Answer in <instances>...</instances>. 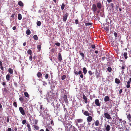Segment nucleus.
<instances>
[{"mask_svg": "<svg viewBox=\"0 0 131 131\" xmlns=\"http://www.w3.org/2000/svg\"><path fill=\"white\" fill-rule=\"evenodd\" d=\"M95 104L97 106H100L101 105V103H100L98 99H95Z\"/></svg>", "mask_w": 131, "mask_h": 131, "instance_id": "6", "label": "nucleus"}, {"mask_svg": "<svg viewBox=\"0 0 131 131\" xmlns=\"http://www.w3.org/2000/svg\"><path fill=\"white\" fill-rule=\"evenodd\" d=\"M55 51V49L54 48H52L51 50V51L52 52H54Z\"/></svg>", "mask_w": 131, "mask_h": 131, "instance_id": "52", "label": "nucleus"}, {"mask_svg": "<svg viewBox=\"0 0 131 131\" xmlns=\"http://www.w3.org/2000/svg\"><path fill=\"white\" fill-rule=\"evenodd\" d=\"M37 77L38 78H40L42 76V74L41 72H38L37 74Z\"/></svg>", "mask_w": 131, "mask_h": 131, "instance_id": "16", "label": "nucleus"}, {"mask_svg": "<svg viewBox=\"0 0 131 131\" xmlns=\"http://www.w3.org/2000/svg\"><path fill=\"white\" fill-rule=\"evenodd\" d=\"M127 118L129 121V122L131 121V116L130 114H128L127 116Z\"/></svg>", "mask_w": 131, "mask_h": 131, "instance_id": "14", "label": "nucleus"}, {"mask_svg": "<svg viewBox=\"0 0 131 131\" xmlns=\"http://www.w3.org/2000/svg\"><path fill=\"white\" fill-rule=\"evenodd\" d=\"M15 15V14L14 13H13V14H12L11 16V17L12 18H13L14 17Z\"/></svg>", "mask_w": 131, "mask_h": 131, "instance_id": "63", "label": "nucleus"}, {"mask_svg": "<svg viewBox=\"0 0 131 131\" xmlns=\"http://www.w3.org/2000/svg\"><path fill=\"white\" fill-rule=\"evenodd\" d=\"M49 77V74H46L45 76V78L46 79H47Z\"/></svg>", "mask_w": 131, "mask_h": 131, "instance_id": "43", "label": "nucleus"}, {"mask_svg": "<svg viewBox=\"0 0 131 131\" xmlns=\"http://www.w3.org/2000/svg\"><path fill=\"white\" fill-rule=\"evenodd\" d=\"M18 4L21 6H23L24 4L21 1H19L18 3Z\"/></svg>", "mask_w": 131, "mask_h": 131, "instance_id": "18", "label": "nucleus"}, {"mask_svg": "<svg viewBox=\"0 0 131 131\" xmlns=\"http://www.w3.org/2000/svg\"><path fill=\"white\" fill-rule=\"evenodd\" d=\"M19 100L21 102H23L24 100V99L22 97H20L19 98Z\"/></svg>", "mask_w": 131, "mask_h": 131, "instance_id": "42", "label": "nucleus"}, {"mask_svg": "<svg viewBox=\"0 0 131 131\" xmlns=\"http://www.w3.org/2000/svg\"><path fill=\"white\" fill-rule=\"evenodd\" d=\"M104 100L105 102H106L109 101L110 99L108 96H106L105 97Z\"/></svg>", "mask_w": 131, "mask_h": 131, "instance_id": "15", "label": "nucleus"}, {"mask_svg": "<svg viewBox=\"0 0 131 131\" xmlns=\"http://www.w3.org/2000/svg\"><path fill=\"white\" fill-rule=\"evenodd\" d=\"M104 115L105 117L107 119H111L110 115L108 113H104Z\"/></svg>", "mask_w": 131, "mask_h": 131, "instance_id": "4", "label": "nucleus"}, {"mask_svg": "<svg viewBox=\"0 0 131 131\" xmlns=\"http://www.w3.org/2000/svg\"><path fill=\"white\" fill-rule=\"evenodd\" d=\"M13 105L15 107H17V104L16 102H14L13 103Z\"/></svg>", "mask_w": 131, "mask_h": 131, "instance_id": "39", "label": "nucleus"}, {"mask_svg": "<svg viewBox=\"0 0 131 131\" xmlns=\"http://www.w3.org/2000/svg\"><path fill=\"white\" fill-rule=\"evenodd\" d=\"M107 70L109 72H110L112 71V68L111 67H108L107 68Z\"/></svg>", "mask_w": 131, "mask_h": 131, "instance_id": "41", "label": "nucleus"}, {"mask_svg": "<svg viewBox=\"0 0 131 131\" xmlns=\"http://www.w3.org/2000/svg\"><path fill=\"white\" fill-rule=\"evenodd\" d=\"M83 98L84 100V101L85 103H88L87 98L84 94H83Z\"/></svg>", "mask_w": 131, "mask_h": 131, "instance_id": "12", "label": "nucleus"}, {"mask_svg": "<svg viewBox=\"0 0 131 131\" xmlns=\"http://www.w3.org/2000/svg\"><path fill=\"white\" fill-rule=\"evenodd\" d=\"M6 79L7 81H9L10 79V75L8 74L6 76Z\"/></svg>", "mask_w": 131, "mask_h": 131, "instance_id": "27", "label": "nucleus"}, {"mask_svg": "<svg viewBox=\"0 0 131 131\" xmlns=\"http://www.w3.org/2000/svg\"><path fill=\"white\" fill-rule=\"evenodd\" d=\"M63 99L64 101L66 103H67L68 102V99H67V95H64L63 97Z\"/></svg>", "mask_w": 131, "mask_h": 131, "instance_id": "13", "label": "nucleus"}, {"mask_svg": "<svg viewBox=\"0 0 131 131\" xmlns=\"http://www.w3.org/2000/svg\"><path fill=\"white\" fill-rule=\"evenodd\" d=\"M105 128V130L106 131H110L111 127L110 125L108 124L105 125L104 126Z\"/></svg>", "mask_w": 131, "mask_h": 131, "instance_id": "5", "label": "nucleus"}, {"mask_svg": "<svg viewBox=\"0 0 131 131\" xmlns=\"http://www.w3.org/2000/svg\"><path fill=\"white\" fill-rule=\"evenodd\" d=\"M25 110L26 111V113H28V108L27 107H26L25 108Z\"/></svg>", "mask_w": 131, "mask_h": 131, "instance_id": "49", "label": "nucleus"}, {"mask_svg": "<svg viewBox=\"0 0 131 131\" xmlns=\"http://www.w3.org/2000/svg\"><path fill=\"white\" fill-rule=\"evenodd\" d=\"M88 73L91 76L93 74V73H92V71L90 70L88 71Z\"/></svg>", "mask_w": 131, "mask_h": 131, "instance_id": "47", "label": "nucleus"}, {"mask_svg": "<svg viewBox=\"0 0 131 131\" xmlns=\"http://www.w3.org/2000/svg\"><path fill=\"white\" fill-rule=\"evenodd\" d=\"M16 27L15 26H14L13 27V29L14 30H15L16 29Z\"/></svg>", "mask_w": 131, "mask_h": 131, "instance_id": "64", "label": "nucleus"}, {"mask_svg": "<svg viewBox=\"0 0 131 131\" xmlns=\"http://www.w3.org/2000/svg\"><path fill=\"white\" fill-rule=\"evenodd\" d=\"M58 60L60 62H61L62 60V58L61 54L60 53H58Z\"/></svg>", "mask_w": 131, "mask_h": 131, "instance_id": "11", "label": "nucleus"}, {"mask_svg": "<svg viewBox=\"0 0 131 131\" xmlns=\"http://www.w3.org/2000/svg\"><path fill=\"white\" fill-rule=\"evenodd\" d=\"M33 126H34V128L36 130H38L39 128V127L36 125H34Z\"/></svg>", "mask_w": 131, "mask_h": 131, "instance_id": "34", "label": "nucleus"}, {"mask_svg": "<svg viewBox=\"0 0 131 131\" xmlns=\"http://www.w3.org/2000/svg\"><path fill=\"white\" fill-rule=\"evenodd\" d=\"M80 77L81 78H83V75L82 74V73H81V74L80 75Z\"/></svg>", "mask_w": 131, "mask_h": 131, "instance_id": "59", "label": "nucleus"}, {"mask_svg": "<svg viewBox=\"0 0 131 131\" xmlns=\"http://www.w3.org/2000/svg\"><path fill=\"white\" fill-rule=\"evenodd\" d=\"M50 123L51 125L52 126H53L54 125L53 122L52 120L50 122Z\"/></svg>", "mask_w": 131, "mask_h": 131, "instance_id": "54", "label": "nucleus"}, {"mask_svg": "<svg viewBox=\"0 0 131 131\" xmlns=\"http://www.w3.org/2000/svg\"><path fill=\"white\" fill-rule=\"evenodd\" d=\"M91 47L93 49L95 48V46L94 45H92L91 46Z\"/></svg>", "mask_w": 131, "mask_h": 131, "instance_id": "56", "label": "nucleus"}, {"mask_svg": "<svg viewBox=\"0 0 131 131\" xmlns=\"http://www.w3.org/2000/svg\"><path fill=\"white\" fill-rule=\"evenodd\" d=\"M35 124V125L37 124L38 122V120L37 119H35L34 121Z\"/></svg>", "mask_w": 131, "mask_h": 131, "instance_id": "48", "label": "nucleus"}, {"mask_svg": "<svg viewBox=\"0 0 131 131\" xmlns=\"http://www.w3.org/2000/svg\"><path fill=\"white\" fill-rule=\"evenodd\" d=\"M41 24V23L40 21H38L37 22V24L38 26H40Z\"/></svg>", "mask_w": 131, "mask_h": 131, "instance_id": "33", "label": "nucleus"}, {"mask_svg": "<svg viewBox=\"0 0 131 131\" xmlns=\"http://www.w3.org/2000/svg\"><path fill=\"white\" fill-rule=\"evenodd\" d=\"M95 74L96 75V78H98L100 76V73H98V71L97 70L95 72Z\"/></svg>", "mask_w": 131, "mask_h": 131, "instance_id": "17", "label": "nucleus"}, {"mask_svg": "<svg viewBox=\"0 0 131 131\" xmlns=\"http://www.w3.org/2000/svg\"><path fill=\"white\" fill-rule=\"evenodd\" d=\"M41 45L42 44L41 42H39L38 43V45H37V48L38 50L39 51L41 50Z\"/></svg>", "mask_w": 131, "mask_h": 131, "instance_id": "9", "label": "nucleus"}, {"mask_svg": "<svg viewBox=\"0 0 131 131\" xmlns=\"http://www.w3.org/2000/svg\"><path fill=\"white\" fill-rule=\"evenodd\" d=\"M113 0H107V2L109 3H110L111 2H112Z\"/></svg>", "mask_w": 131, "mask_h": 131, "instance_id": "61", "label": "nucleus"}, {"mask_svg": "<svg viewBox=\"0 0 131 131\" xmlns=\"http://www.w3.org/2000/svg\"><path fill=\"white\" fill-rule=\"evenodd\" d=\"M24 94L25 96L27 97H29V95L27 92H24Z\"/></svg>", "mask_w": 131, "mask_h": 131, "instance_id": "32", "label": "nucleus"}, {"mask_svg": "<svg viewBox=\"0 0 131 131\" xmlns=\"http://www.w3.org/2000/svg\"><path fill=\"white\" fill-rule=\"evenodd\" d=\"M102 7L101 4L99 2H97L96 5L95 4H93L92 5V9H93L94 12L96 11L97 10V8L100 9Z\"/></svg>", "mask_w": 131, "mask_h": 131, "instance_id": "1", "label": "nucleus"}, {"mask_svg": "<svg viewBox=\"0 0 131 131\" xmlns=\"http://www.w3.org/2000/svg\"><path fill=\"white\" fill-rule=\"evenodd\" d=\"M66 77V75H64L62 76H61V79L62 80H64L65 79Z\"/></svg>", "mask_w": 131, "mask_h": 131, "instance_id": "35", "label": "nucleus"}, {"mask_svg": "<svg viewBox=\"0 0 131 131\" xmlns=\"http://www.w3.org/2000/svg\"><path fill=\"white\" fill-rule=\"evenodd\" d=\"M92 117L90 116H88L87 118V121L88 122H91L92 120Z\"/></svg>", "mask_w": 131, "mask_h": 131, "instance_id": "10", "label": "nucleus"}, {"mask_svg": "<svg viewBox=\"0 0 131 131\" xmlns=\"http://www.w3.org/2000/svg\"><path fill=\"white\" fill-rule=\"evenodd\" d=\"M99 121L97 120H96L95 122V126H97L99 125Z\"/></svg>", "mask_w": 131, "mask_h": 131, "instance_id": "21", "label": "nucleus"}, {"mask_svg": "<svg viewBox=\"0 0 131 131\" xmlns=\"http://www.w3.org/2000/svg\"><path fill=\"white\" fill-rule=\"evenodd\" d=\"M27 127L28 128V131H31V128L29 124L27 125Z\"/></svg>", "mask_w": 131, "mask_h": 131, "instance_id": "19", "label": "nucleus"}, {"mask_svg": "<svg viewBox=\"0 0 131 131\" xmlns=\"http://www.w3.org/2000/svg\"><path fill=\"white\" fill-rule=\"evenodd\" d=\"M110 6L112 7V8H113L114 7V4L113 3H111L110 4Z\"/></svg>", "mask_w": 131, "mask_h": 131, "instance_id": "55", "label": "nucleus"}, {"mask_svg": "<svg viewBox=\"0 0 131 131\" xmlns=\"http://www.w3.org/2000/svg\"><path fill=\"white\" fill-rule=\"evenodd\" d=\"M127 52H124L123 54V56L124 57H125V59H126L128 57L127 56Z\"/></svg>", "mask_w": 131, "mask_h": 131, "instance_id": "20", "label": "nucleus"}, {"mask_svg": "<svg viewBox=\"0 0 131 131\" xmlns=\"http://www.w3.org/2000/svg\"><path fill=\"white\" fill-rule=\"evenodd\" d=\"M104 29H105V30L106 31H108L109 30V28L108 26H106L105 27H104Z\"/></svg>", "mask_w": 131, "mask_h": 131, "instance_id": "28", "label": "nucleus"}, {"mask_svg": "<svg viewBox=\"0 0 131 131\" xmlns=\"http://www.w3.org/2000/svg\"><path fill=\"white\" fill-rule=\"evenodd\" d=\"M18 18L19 20H20L22 19V16L20 14H19L18 15Z\"/></svg>", "mask_w": 131, "mask_h": 131, "instance_id": "26", "label": "nucleus"}, {"mask_svg": "<svg viewBox=\"0 0 131 131\" xmlns=\"http://www.w3.org/2000/svg\"><path fill=\"white\" fill-rule=\"evenodd\" d=\"M29 60L31 61L32 60V56H30L29 57Z\"/></svg>", "mask_w": 131, "mask_h": 131, "instance_id": "53", "label": "nucleus"}, {"mask_svg": "<svg viewBox=\"0 0 131 131\" xmlns=\"http://www.w3.org/2000/svg\"><path fill=\"white\" fill-rule=\"evenodd\" d=\"M56 45L57 46H60V44L59 42H56L55 43Z\"/></svg>", "mask_w": 131, "mask_h": 131, "instance_id": "46", "label": "nucleus"}, {"mask_svg": "<svg viewBox=\"0 0 131 131\" xmlns=\"http://www.w3.org/2000/svg\"><path fill=\"white\" fill-rule=\"evenodd\" d=\"M68 14V13H66L63 16V21L66 22L67 20Z\"/></svg>", "mask_w": 131, "mask_h": 131, "instance_id": "2", "label": "nucleus"}, {"mask_svg": "<svg viewBox=\"0 0 131 131\" xmlns=\"http://www.w3.org/2000/svg\"><path fill=\"white\" fill-rule=\"evenodd\" d=\"M75 23L76 24H78L79 23L78 20V19H76L75 21Z\"/></svg>", "mask_w": 131, "mask_h": 131, "instance_id": "51", "label": "nucleus"}, {"mask_svg": "<svg viewBox=\"0 0 131 131\" xmlns=\"http://www.w3.org/2000/svg\"><path fill=\"white\" fill-rule=\"evenodd\" d=\"M31 52L32 51L30 49H29L28 50L27 53L28 54L30 55H31Z\"/></svg>", "mask_w": 131, "mask_h": 131, "instance_id": "37", "label": "nucleus"}, {"mask_svg": "<svg viewBox=\"0 0 131 131\" xmlns=\"http://www.w3.org/2000/svg\"><path fill=\"white\" fill-rule=\"evenodd\" d=\"M8 71L10 74H13V70L10 68H9L8 69Z\"/></svg>", "mask_w": 131, "mask_h": 131, "instance_id": "25", "label": "nucleus"}, {"mask_svg": "<svg viewBox=\"0 0 131 131\" xmlns=\"http://www.w3.org/2000/svg\"><path fill=\"white\" fill-rule=\"evenodd\" d=\"M65 125L67 127L71 125V122L68 121H66L64 123Z\"/></svg>", "mask_w": 131, "mask_h": 131, "instance_id": "8", "label": "nucleus"}, {"mask_svg": "<svg viewBox=\"0 0 131 131\" xmlns=\"http://www.w3.org/2000/svg\"><path fill=\"white\" fill-rule=\"evenodd\" d=\"M64 7H65L64 4V3H62L61 5V9L62 10H63L64 9Z\"/></svg>", "mask_w": 131, "mask_h": 131, "instance_id": "36", "label": "nucleus"}, {"mask_svg": "<svg viewBox=\"0 0 131 131\" xmlns=\"http://www.w3.org/2000/svg\"><path fill=\"white\" fill-rule=\"evenodd\" d=\"M33 38L34 39L36 40H38V38L37 36L36 35H34L33 36Z\"/></svg>", "mask_w": 131, "mask_h": 131, "instance_id": "30", "label": "nucleus"}, {"mask_svg": "<svg viewBox=\"0 0 131 131\" xmlns=\"http://www.w3.org/2000/svg\"><path fill=\"white\" fill-rule=\"evenodd\" d=\"M0 68L1 70L2 71H4V69L3 66H0Z\"/></svg>", "mask_w": 131, "mask_h": 131, "instance_id": "57", "label": "nucleus"}, {"mask_svg": "<svg viewBox=\"0 0 131 131\" xmlns=\"http://www.w3.org/2000/svg\"><path fill=\"white\" fill-rule=\"evenodd\" d=\"M130 84H127L126 85V87L127 88H129L130 87Z\"/></svg>", "mask_w": 131, "mask_h": 131, "instance_id": "60", "label": "nucleus"}, {"mask_svg": "<svg viewBox=\"0 0 131 131\" xmlns=\"http://www.w3.org/2000/svg\"><path fill=\"white\" fill-rule=\"evenodd\" d=\"M76 121L78 123H81L83 121V120L82 119H76Z\"/></svg>", "mask_w": 131, "mask_h": 131, "instance_id": "24", "label": "nucleus"}, {"mask_svg": "<svg viewBox=\"0 0 131 131\" xmlns=\"http://www.w3.org/2000/svg\"><path fill=\"white\" fill-rule=\"evenodd\" d=\"M115 82L116 83L119 84L120 82V81L118 79L116 78L115 79Z\"/></svg>", "mask_w": 131, "mask_h": 131, "instance_id": "22", "label": "nucleus"}, {"mask_svg": "<svg viewBox=\"0 0 131 131\" xmlns=\"http://www.w3.org/2000/svg\"><path fill=\"white\" fill-rule=\"evenodd\" d=\"M80 55L81 56V57H82V59H84V54L83 53L81 52L80 53Z\"/></svg>", "mask_w": 131, "mask_h": 131, "instance_id": "38", "label": "nucleus"}, {"mask_svg": "<svg viewBox=\"0 0 131 131\" xmlns=\"http://www.w3.org/2000/svg\"><path fill=\"white\" fill-rule=\"evenodd\" d=\"M12 129L10 128H9L8 129L7 131H11Z\"/></svg>", "mask_w": 131, "mask_h": 131, "instance_id": "62", "label": "nucleus"}, {"mask_svg": "<svg viewBox=\"0 0 131 131\" xmlns=\"http://www.w3.org/2000/svg\"><path fill=\"white\" fill-rule=\"evenodd\" d=\"M92 25V23H85V25L86 26H88L91 25Z\"/></svg>", "mask_w": 131, "mask_h": 131, "instance_id": "31", "label": "nucleus"}, {"mask_svg": "<svg viewBox=\"0 0 131 131\" xmlns=\"http://www.w3.org/2000/svg\"><path fill=\"white\" fill-rule=\"evenodd\" d=\"M26 120H24L22 121V123L24 125L26 123Z\"/></svg>", "mask_w": 131, "mask_h": 131, "instance_id": "45", "label": "nucleus"}, {"mask_svg": "<svg viewBox=\"0 0 131 131\" xmlns=\"http://www.w3.org/2000/svg\"><path fill=\"white\" fill-rule=\"evenodd\" d=\"M114 35L115 38H116L117 36V34L116 32H115L114 33Z\"/></svg>", "mask_w": 131, "mask_h": 131, "instance_id": "50", "label": "nucleus"}, {"mask_svg": "<svg viewBox=\"0 0 131 131\" xmlns=\"http://www.w3.org/2000/svg\"><path fill=\"white\" fill-rule=\"evenodd\" d=\"M52 91H50L49 92V93H48V94L49 95H50L51 96H52L51 95L52 94V95H53V92H52Z\"/></svg>", "mask_w": 131, "mask_h": 131, "instance_id": "40", "label": "nucleus"}, {"mask_svg": "<svg viewBox=\"0 0 131 131\" xmlns=\"http://www.w3.org/2000/svg\"><path fill=\"white\" fill-rule=\"evenodd\" d=\"M2 84L4 86H5L6 85L5 81L3 82Z\"/></svg>", "mask_w": 131, "mask_h": 131, "instance_id": "58", "label": "nucleus"}, {"mask_svg": "<svg viewBox=\"0 0 131 131\" xmlns=\"http://www.w3.org/2000/svg\"><path fill=\"white\" fill-rule=\"evenodd\" d=\"M83 73L84 74H85L87 72V70H86V68L84 67L83 68Z\"/></svg>", "mask_w": 131, "mask_h": 131, "instance_id": "23", "label": "nucleus"}, {"mask_svg": "<svg viewBox=\"0 0 131 131\" xmlns=\"http://www.w3.org/2000/svg\"><path fill=\"white\" fill-rule=\"evenodd\" d=\"M19 110L20 113L22 115H24L25 114V111L22 107H20Z\"/></svg>", "mask_w": 131, "mask_h": 131, "instance_id": "3", "label": "nucleus"}, {"mask_svg": "<svg viewBox=\"0 0 131 131\" xmlns=\"http://www.w3.org/2000/svg\"><path fill=\"white\" fill-rule=\"evenodd\" d=\"M31 32L29 29H28L26 31V34L28 35H29L30 34Z\"/></svg>", "mask_w": 131, "mask_h": 131, "instance_id": "29", "label": "nucleus"}, {"mask_svg": "<svg viewBox=\"0 0 131 131\" xmlns=\"http://www.w3.org/2000/svg\"><path fill=\"white\" fill-rule=\"evenodd\" d=\"M82 112L86 116H89L91 115V114L89 113L87 111H82Z\"/></svg>", "mask_w": 131, "mask_h": 131, "instance_id": "7", "label": "nucleus"}, {"mask_svg": "<svg viewBox=\"0 0 131 131\" xmlns=\"http://www.w3.org/2000/svg\"><path fill=\"white\" fill-rule=\"evenodd\" d=\"M74 73L75 74L77 75H78V72L77 71L75 70H74Z\"/></svg>", "mask_w": 131, "mask_h": 131, "instance_id": "44", "label": "nucleus"}]
</instances>
